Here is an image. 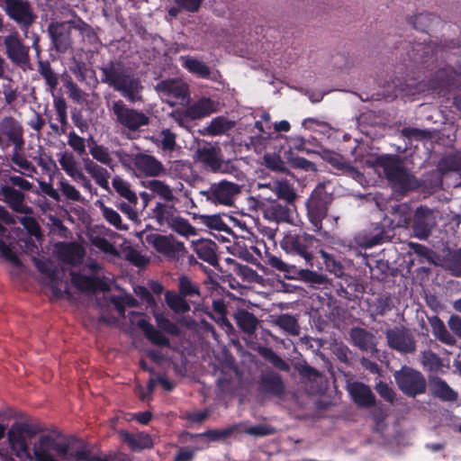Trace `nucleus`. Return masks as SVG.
<instances>
[{
	"instance_id": "obj_64",
	"label": "nucleus",
	"mask_w": 461,
	"mask_h": 461,
	"mask_svg": "<svg viewBox=\"0 0 461 461\" xmlns=\"http://www.w3.org/2000/svg\"><path fill=\"white\" fill-rule=\"evenodd\" d=\"M439 166L445 171H461V156L457 154H450L440 160Z\"/></svg>"
},
{
	"instance_id": "obj_40",
	"label": "nucleus",
	"mask_w": 461,
	"mask_h": 461,
	"mask_svg": "<svg viewBox=\"0 0 461 461\" xmlns=\"http://www.w3.org/2000/svg\"><path fill=\"white\" fill-rule=\"evenodd\" d=\"M349 335L354 346L360 350L366 351L374 345V335L363 328L351 329Z\"/></svg>"
},
{
	"instance_id": "obj_51",
	"label": "nucleus",
	"mask_w": 461,
	"mask_h": 461,
	"mask_svg": "<svg viewBox=\"0 0 461 461\" xmlns=\"http://www.w3.org/2000/svg\"><path fill=\"white\" fill-rule=\"evenodd\" d=\"M436 16L430 13H421L409 19V23L418 31L427 32Z\"/></svg>"
},
{
	"instance_id": "obj_42",
	"label": "nucleus",
	"mask_w": 461,
	"mask_h": 461,
	"mask_svg": "<svg viewBox=\"0 0 461 461\" xmlns=\"http://www.w3.org/2000/svg\"><path fill=\"white\" fill-rule=\"evenodd\" d=\"M167 306L176 313H186L190 311V305L185 297L174 291H167L165 294Z\"/></svg>"
},
{
	"instance_id": "obj_61",
	"label": "nucleus",
	"mask_w": 461,
	"mask_h": 461,
	"mask_svg": "<svg viewBox=\"0 0 461 461\" xmlns=\"http://www.w3.org/2000/svg\"><path fill=\"white\" fill-rule=\"evenodd\" d=\"M74 30L79 32V33L86 38L89 43L93 44L98 41V36L93 27L82 19L75 21Z\"/></svg>"
},
{
	"instance_id": "obj_28",
	"label": "nucleus",
	"mask_w": 461,
	"mask_h": 461,
	"mask_svg": "<svg viewBox=\"0 0 461 461\" xmlns=\"http://www.w3.org/2000/svg\"><path fill=\"white\" fill-rule=\"evenodd\" d=\"M429 387L430 393L443 402H454L458 397L457 393L438 375L429 376Z\"/></svg>"
},
{
	"instance_id": "obj_30",
	"label": "nucleus",
	"mask_w": 461,
	"mask_h": 461,
	"mask_svg": "<svg viewBox=\"0 0 461 461\" xmlns=\"http://www.w3.org/2000/svg\"><path fill=\"white\" fill-rule=\"evenodd\" d=\"M218 245L211 240H201L194 244V250L197 257L212 267L218 265Z\"/></svg>"
},
{
	"instance_id": "obj_19",
	"label": "nucleus",
	"mask_w": 461,
	"mask_h": 461,
	"mask_svg": "<svg viewBox=\"0 0 461 461\" xmlns=\"http://www.w3.org/2000/svg\"><path fill=\"white\" fill-rule=\"evenodd\" d=\"M386 339L389 347L398 352L408 354L416 349L413 336L404 329L388 330Z\"/></svg>"
},
{
	"instance_id": "obj_46",
	"label": "nucleus",
	"mask_w": 461,
	"mask_h": 461,
	"mask_svg": "<svg viewBox=\"0 0 461 461\" xmlns=\"http://www.w3.org/2000/svg\"><path fill=\"white\" fill-rule=\"evenodd\" d=\"M167 228L185 238L196 234L195 228L189 222L187 219L183 218L180 213L175 217Z\"/></svg>"
},
{
	"instance_id": "obj_45",
	"label": "nucleus",
	"mask_w": 461,
	"mask_h": 461,
	"mask_svg": "<svg viewBox=\"0 0 461 461\" xmlns=\"http://www.w3.org/2000/svg\"><path fill=\"white\" fill-rule=\"evenodd\" d=\"M234 127V122L224 116H217L213 118L206 130L210 135L217 136L224 134Z\"/></svg>"
},
{
	"instance_id": "obj_8",
	"label": "nucleus",
	"mask_w": 461,
	"mask_h": 461,
	"mask_svg": "<svg viewBox=\"0 0 461 461\" xmlns=\"http://www.w3.org/2000/svg\"><path fill=\"white\" fill-rule=\"evenodd\" d=\"M0 3L8 17L22 32L27 33L37 19L31 2L29 0H0Z\"/></svg>"
},
{
	"instance_id": "obj_37",
	"label": "nucleus",
	"mask_w": 461,
	"mask_h": 461,
	"mask_svg": "<svg viewBox=\"0 0 461 461\" xmlns=\"http://www.w3.org/2000/svg\"><path fill=\"white\" fill-rule=\"evenodd\" d=\"M216 104L211 98H201L188 106V114L193 120L202 119L216 112Z\"/></svg>"
},
{
	"instance_id": "obj_38",
	"label": "nucleus",
	"mask_w": 461,
	"mask_h": 461,
	"mask_svg": "<svg viewBox=\"0 0 461 461\" xmlns=\"http://www.w3.org/2000/svg\"><path fill=\"white\" fill-rule=\"evenodd\" d=\"M429 321L431 326L432 334L437 339L448 346L456 344L455 337L447 330L444 321L438 316L431 317L429 319Z\"/></svg>"
},
{
	"instance_id": "obj_23",
	"label": "nucleus",
	"mask_w": 461,
	"mask_h": 461,
	"mask_svg": "<svg viewBox=\"0 0 461 461\" xmlns=\"http://www.w3.org/2000/svg\"><path fill=\"white\" fill-rule=\"evenodd\" d=\"M295 206L281 203L279 201H271L264 208V216L269 221L276 222H291L292 212Z\"/></svg>"
},
{
	"instance_id": "obj_1",
	"label": "nucleus",
	"mask_w": 461,
	"mask_h": 461,
	"mask_svg": "<svg viewBox=\"0 0 461 461\" xmlns=\"http://www.w3.org/2000/svg\"><path fill=\"white\" fill-rule=\"evenodd\" d=\"M100 70L102 83L119 92L131 103L141 100V81L122 61L110 60Z\"/></svg>"
},
{
	"instance_id": "obj_2",
	"label": "nucleus",
	"mask_w": 461,
	"mask_h": 461,
	"mask_svg": "<svg viewBox=\"0 0 461 461\" xmlns=\"http://www.w3.org/2000/svg\"><path fill=\"white\" fill-rule=\"evenodd\" d=\"M374 166L383 171L384 176L393 189L400 194H407L420 189L423 181L418 179L405 166L400 156L384 154L375 158Z\"/></svg>"
},
{
	"instance_id": "obj_18",
	"label": "nucleus",
	"mask_w": 461,
	"mask_h": 461,
	"mask_svg": "<svg viewBox=\"0 0 461 461\" xmlns=\"http://www.w3.org/2000/svg\"><path fill=\"white\" fill-rule=\"evenodd\" d=\"M258 391L265 395L281 397L285 393V385L278 373L267 371L258 378Z\"/></svg>"
},
{
	"instance_id": "obj_49",
	"label": "nucleus",
	"mask_w": 461,
	"mask_h": 461,
	"mask_svg": "<svg viewBox=\"0 0 461 461\" xmlns=\"http://www.w3.org/2000/svg\"><path fill=\"white\" fill-rule=\"evenodd\" d=\"M89 152L93 158L96 161L113 168V159L108 152L107 148L103 145L97 144L92 140V145L89 146Z\"/></svg>"
},
{
	"instance_id": "obj_47",
	"label": "nucleus",
	"mask_w": 461,
	"mask_h": 461,
	"mask_svg": "<svg viewBox=\"0 0 461 461\" xmlns=\"http://www.w3.org/2000/svg\"><path fill=\"white\" fill-rule=\"evenodd\" d=\"M298 275L301 280L316 288L326 287L329 283L326 276L310 269H300Z\"/></svg>"
},
{
	"instance_id": "obj_44",
	"label": "nucleus",
	"mask_w": 461,
	"mask_h": 461,
	"mask_svg": "<svg viewBox=\"0 0 461 461\" xmlns=\"http://www.w3.org/2000/svg\"><path fill=\"white\" fill-rule=\"evenodd\" d=\"M258 353L267 361L271 363L276 368L282 371H288L289 365L279 357L271 348L259 346Z\"/></svg>"
},
{
	"instance_id": "obj_36",
	"label": "nucleus",
	"mask_w": 461,
	"mask_h": 461,
	"mask_svg": "<svg viewBox=\"0 0 461 461\" xmlns=\"http://www.w3.org/2000/svg\"><path fill=\"white\" fill-rule=\"evenodd\" d=\"M37 71L44 80L47 89L53 94L59 82V76L57 74L49 60H38Z\"/></svg>"
},
{
	"instance_id": "obj_57",
	"label": "nucleus",
	"mask_w": 461,
	"mask_h": 461,
	"mask_svg": "<svg viewBox=\"0 0 461 461\" xmlns=\"http://www.w3.org/2000/svg\"><path fill=\"white\" fill-rule=\"evenodd\" d=\"M276 194L278 199L283 200L284 203L294 206V200L296 194L294 188L286 182H278L276 186Z\"/></svg>"
},
{
	"instance_id": "obj_24",
	"label": "nucleus",
	"mask_w": 461,
	"mask_h": 461,
	"mask_svg": "<svg viewBox=\"0 0 461 461\" xmlns=\"http://www.w3.org/2000/svg\"><path fill=\"white\" fill-rule=\"evenodd\" d=\"M0 194L3 196V201L14 212L25 214L31 212V209L24 204L25 195L23 192L14 186L4 185L0 188Z\"/></svg>"
},
{
	"instance_id": "obj_63",
	"label": "nucleus",
	"mask_w": 461,
	"mask_h": 461,
	"mask_svg": "<svg viewBox=\"0 0 461 461\" xmlns=\"http://www.w3.org/2000/svg\"><path fill=\"white\" fill-rule=\"evenodd\" d=\"M160 136L161 140H159L158 147H159L164 151L171 152L175 150L176 147V133L172 132L169 129H163L160 131Z\"/></svg>"
},
{
	"instance_id": "obj_50",
	"label": "nucleus",
	"mask_w": 461,
	"mask_h": 461,
	"mask_svg": "<svg viewBox=\"0 0 461 461\" xmlns=\"http://www.w3.org/2000/svg\"><path fill=\"white\" fill-rule=\"evenodd\" d=\"M146 186L154 194H157L161 198H163L166 202H173L175 199V196L169 185H166L164 182L160 180H150L148 182Z\"/></svg>"
},
{
	"instance_id": "obj_22",
	"label": "nucleus",
	"mask_w": 461,
	"mask_h": 461,
	"mask_svg": "<svg viewBox=\"0 0 461 461\" xmlns=\"http://www.w3.org/2000/svg\"><path fill=\"white\" fill-rule=\"evenodd\" d=\"M133 165L137 170L147 176H158L165 171L163 164L149 154L137 153L133 157Z\"/></svg>"
},
{
	"instance_id": "obj_53",
	"label": "nucleus",
	"mask_w": 461,
	"mask_h": 461,
	"mask_svg": "<svg viewBox=\"0 0 461 461\" xmlns=\"http://www.w3.org/2000/svg\"><path fill=\"white\" fill-rule=\"evenodd\" d=\"M318 253L321 254L327 271L334 274L338 277H340L344 274V267L342 264L332 255L323 251L321 248L319 249Z\"/></svg>"
},
{
	"instance_id": "obj_11",
	"label": "nucleus",
	"mask_w": 461,
	"mask_h": 461,
	"mask_svg": "<svg viewBox=\"0 0 461 461\" xmlns=\"http://www.w3.org/2000/svg\"><path fill=\"white\" fill-rule=\"evenodd\" d=\"M112 111L116 122L129 131H138L149 123V116L141 111L128 107L122 100L114 101Z\"/></svg>"
},
{
	"instance_id": "obj_56",
	"label": "nucleus",
	"mask_w": 461,
	"mask_h": 461,
	"mask_svg": "<svg viewBox=\"0 0 461 461\" xmlns=\"http://www.w3.org/2000/svg\"><path fill=\"white\" fill-rule=\"evenodd\" d=\"M102 215L104 218V220L109 222L111 225H113L115 229L120 230H128V226L125 224H122V218L120 214L113 210V208H110L104 204H102L101 207Z\"/></svg>"
},
{
	"instance_id": "obj_14",
	"label": "nucleus",
	"mask_w": 461,
	"mask_h": 461,
	"mask_svg": "<svg viewBox=\"0 0 461 461\" xmlns=\"http://www.w3.org/2000/svg\"><path fill=\"white\" fill-rule=\"evenodd\" d=\"M436 226L437 216L432 209L423 205L416 208L411 223V229L416 238L427 240Z\"/></svg>"
},
{
	"instance_id": "obj_33",
	"label": "nucleus",
	"mask_w": 461,
	"mask_h": 461,
	"mask_svg": "<svg viewBox=\"0 0 461 461\" xmlns=\"http://www.w3.org/2000/svg\"><path fill=\"white\" fill-rule=\"evenodd\" d=\"M183 67L190 73L199 78L216 80V76L212 73L211 68L203 61L192 57H181Z\"/></svg>"
},
{
	"instance_id": "obj_34",
	"label": "nucleus",
	"mask_w": 461,
	"mask_h": 461,
	"mask_svg": "<svg viewBox=\"0 0 461 461\" xmlns=\"http://www.w3.org/2000/svg\"><path fill=\"white\" fill-rule=\"evenodd\" d=\"M233 317L237 326L243 333L252 335L257 330L258 320L248 310L239 309Z\"/></svg>"
},
{
	"instance_id": "obj_60",
	"label": "nucleus",
	"mask_w": 461,
	"mask_h": 461,
	"mask_svg": "<svg viewBox=\"0 0 461 461\" xmlns=\"http://www.w3.org/2000/svg\"><path fill=\"white\" fill-rule=\"evenodd\" d=\"M277 325L292 335H298L300 326L297 320L289 314H282L276 320Z\"/></svg>"
},
{
	"instance_id": "obj_31",
	"label": "nucleus",
	"mask_w": 461,
	"mask_h": 461,
	"mask_svg": "<svg viewBox=\"0 0 461 461\" xmlns=\"http://www.w3.org/2000/svg\"><path fill=\"white\" fill-rule=\"evenodd\" d=\"M178 214L179 212L176 206L168 203L158 202L152 210V218L155 219L161 227L167 228Z\"/></svg>"
},
{
	"instance_id": "obj_55",
	"label": "nucleus",
	"mask_w": 461,
	"mask_h": 461,
	"mask_svg": "<svg viewBox=\"0 0 461 461\" xmlns=\"http://www.w3.org/2000/svg\"><path fill=\"white\" fill-rule=\"evenodd\" d=\"M59 165L61 168L66 172V174L72 177L81 171L78 168L77 162L72 153L65 152L59 158Z\"/></svg>"
},
{
	"instance_id": "obj_27",
	"label": "nucleus",
	"mask_w": 461,
	"mask_h": 461,
	"mask_svg": "<svg viewBox=\"0 0 461 461\" xmlns=\"http://www.w3.org/2000/svg\"><path fill=\"white\" fill-rule=\"evenodd\" d=\"M324 159L334 168L339 174L350 176L356 180L360 179L363 174L357 167L351 165V163L345 159L341 155L334 152H330L324 156Z\"/></svg>"
},
{
	"instance_id": "obj_59",
	"label": "nucleus",
	"mask_w": 461,
	"mask_h": 461,
	"mask_svg": "<svg viewBox=\"0 0 461 461\" xmlns=\"http://www.w3.org/2000/svg\"><path fill=\"white\" fill-rule=\"evenodd\" d=\"M409 247L413 254L419 257L420 263H423L424 261H428L430 264H435L434 262V251L428 248L425 245L410 242Z\"/></svg>"
},
{
	"instance_id": "obj_15",
	"label": "nucleus",
	"mask_w": 461,
	"mask_h": 461,
	"mask_svg": "<svg viewBox=\"0 0 461 461\" xmlns=\"http://www.w3.org/2000/svg\"><path fill=\"white\" fill-rule=\"evenodd\" d=\"M7 58L14 64L23 68H30V48L25 46L17 32L7 35L4 40Z\"/></svg>"
},
{
	"instance_id": "obj_7",
	"label": "nucleus",
	"mask_w": 461,
	"mask_h": 461,
	"mask_svg": "<svg viewBox=\"0 0 461 461\" xmlns=\"http://www.w3.org/2000/svg\"><path fill=\"white\" fill-rule=\"evenodd\" d=\"M399 390L408 397L423 394L427 390V381L423 374L411 366H402L393 373Z\"/></svg>"
},
{
	"instance_id": "obj_20",
	"label": "nucleus",
	"mask_w": 461,
	"mask_h": 461,
	"mask_svg": "<svg viewBox=\"0 0 461 461\" xmlns=\"http://www.w3.org/2000/svg\"><path fill=\"white\" fill-rule=\"evenodd\" d=\"M347 391L351 400L361 408H371L375 405V396L369 385L354 381L348 383Z\"/></svg>"
},
{
	"instance_id": "obj_9",
	"label": "nucleus",
	"mask_w": 461,
	"mask_h": 461,
	"mask_svg": "<svg viewBox=\"0 0 461 461\" xmlns=\"http://www.w3.org/2000/svg\"><path fill=\"white\" fill-rule=\"evenodd\" d=\"M146 241L157 252L162 254L170 261H178L180 258L187 253L184 242L176 240L171 234L151 233L147 235Z\"/></svg>"
},
{
	"instance_id": "obj_62",
	"label": "nucleus",
	"mask_w": 461,
	"mask_h": 461,
	"mask_svg": "<svg viewBox=\"0 0 461 461\" xmlns=\"http://www.w3.org/2000/svg\"><path fill=\"white\" fill-rule=\"evenodd\" d=\"M400 133L403 138L410 141L428 140L431 136L429 131L413 127H403Z\"/></svg>"
},
{
	"instance_id": "obj_5",
	"label": "nucleus",
	"mask_w": 461,
	"mask_h": 461,
	"mask_svg": "<svg viewBox=\"0 0 461 461\" xmlns=\"http://www.w3.org/2000/svg\"><path fill=\"white\" fill-rule=\"evenodd\" d=\"M331 200V194L321 184H319L312 192L306 202V208L312 230L320 231L322 229V221L327 217Z\"/></svg>"
},
{
	"instance_id": "obj_32",
	"label": "nucleus",
	"mask_w": 461,
	"mask_h": 461,
	"mask_svg": "<svg viewBox=\"0 0 461 461\" xmlns=\"http://www.w3.org/2000/svg\"><path fill=\"white\" fill-rule=\"evenodd\" d=\"M85 170L91 176L95 182L104 190H109L110 173L106 168L99 166L89 158H83Z\"/></svg>"
},
{
	"instance_id": "obj_29",
	"label": "nucleus",
	"mask_w": 461,
	"mask_h": 461,
	"mask_svg": "<svg viewBox=\"0 0 461 461\" xmlns=\"http://www.w3.org/2000/svg\"><path fill=\"white\" fill-rule=\"evenodd\" d=\"M71 281L77 289L81 292H95L96 290L107 291V284L97 276H88L79 273L71 274Z\"/></svg>"
},
{
	"instance_id": "obj_54",
	"label": "nucleus",
	"mask_w": 461,
	"mask_h": 461,
	"mask_svg": "<svg viewBox=\"0 0 461 461\" xmlns=\"http://www.w3.org/2000/svg\"><path fill=\"white\" fill-rule=\"evenodd\" d=\"M423 367L429 371H438L443 364L441 358L431 350H424L420 355Z\"/></svg>"
},
{
	"instance_id": "obj_39",
	"label": "nucleus",
	"mask_w": 461,
	"mask_h": 461,
	"mask_svg": "<svg viewBox=\"0 0 461 461\" xmlns=\"http://www.w3.org/2000/svg\"><path fill=\"white\" fill-rule=\"evenodd\" d=\"M443 266L452 276L461 277V249L447 248L443 256Z\"/></svg>"
},
{
	"instance_id": "obj_12",
	"label": "nucleus",
	"mask_w": 461,
	"mask_h": 461,
	"mask_svg": "<svg viewBox=\"0 0 461 461\" xmlns=\"http://www.w3.org/2000/svg\"><path fill=\"white\" fill-rule=\"evenodd\" d=\"M23 135V127L14 117L9 115L0 120V148L2 149H6L11 146L16 149L24 146Z\"/></svg>"
},
{
	"instance_id": "obj_3",
	"label": "nucleus",
	"mask_w": 461,
	"mask_h": 461,
	"mask_svg": "<svg viewBox=\"0 0 461 461\" xmlns=\"http://www.w3.org/2000/svg\"><path fill=\"white\" fill-rule=\"evenodd\" d=\"M280 246L286 254L297 257L306 266L313 267L321 241L302 230H292L285 234Z\"/></svg>"
},
{
	"instance_id": "obj_21",
	"label": "nucleus",
	"mask_w": 461,
	"mask_h": 461,
	"mask_svg": "<svg viewBox=\"0 0 461 461\" xmlns=\"http://www.w3.org/2000/svg\"><path fill=\"white\" fill-rule=\"evenodd\" d=\"M159 91L167 96L171 104L184 103L189 99V91L185 84L175 80L161 81L158 85Z\"/></svg>"
},
{
	"instance_id": "obj_58",
	"label": "nucleus",
	"mask_w": 461,
	"mask_h": 461,
	"mask_svg": "<svg viewBox=\"0 0 461 461\" xmlns=\"http://www.w3.org/2000/svg\"><path fill=\"white\" fill-rule=\"evenodd\" d=\"M54 108L57 115L56 120L61 124V132L65 133L68 126V105L66 100L62 96L54 97Z\"/></svg>"
},
{
	"instance_id": "obj_41",
	"label": "nucleus",
	"mask_w": 461,
	"mask_h": 461,
	"mask_svg": "<svg viewBox=\"0 0 461 461\" xmlns=\"http://www.w3.org/2000/svg\"><path fill=\"white\" fill-rule=\"evenodd\" d=\"M24 146H21L20 149L13 148L12 154L10 155V160L24 172L22 174L27 176H32L36 173V167L29 161L23 154Z\"/></svg>"
},
{
	"instance_id": "obj_35",
	"label": "nucleus",
	"mask_w": 461,
	"mask_h": 461,
	"mask_svg": "<svg viewBox=\"0 0 461 461\" xmlns=\"http://www.w3.org/2000/svg\"><path fill=\"white\" fill-rule=\"evenodd\" d=\"M406 50V55L411 61L416 63H425L426 60L424 58L429 54V48L423 42H411V41H404L401 42L400 46H397L396 49Z\"/></svg>"
},
{
	"instance_id": "obj_10",
	"label": "nucleus",
	"mask_w": 461,
	"mask_h": 461,
	"mask_svg": "<svg viewBox=\"0 0 461 461\" xmlns=\"http://www.w3.org/2000/svg\"><path fill=\"white\" fill-rule=\"evenodd\" d=\"M240 193V185L227 180L212 183L207 189L200 191V194L211 203L226 206L231 205L234 197Z\"/></svg>"
},
{
	"instance_id": "obj_43",
	"label": "nucleus",
	"mask_w": 461,
	"mask_h": 461,
	"mask_svg": "<svg viewBox=\"0 0 461 461\" xmlns=\"http://www.w3.org/2000/svg\"><path fill=\"white\" fill-rule=\"evenodd\" d=\"M112 184L113 187L120 196L125 198L131 204H137V194L131 189V185L127 181L119 176H115L113 179Z\"/></svg>"
},
{
	"instance_id": "obj_26",
	"label": "nucleus",
	"mask_w": 461,
	"mask_h": 461,
	"mask_svg": "<svg viewBox=\"0 0 461 461\" xmlns=\"http://www.w3.org/2000/svg\"><path fill=\"white\" fill-rule=\"evenodd\" d=\"M56 248L60 260L71 266L79 264L85 256L84 249L77 242H59Z\"/></svg>"
},
{
	"instance_id": "obj_13",
	"label": "nucleus",
	"mask_w": 461,
	"mask_h": 461,
	"mask_svg": "<svg viewBox=\"0 0 461 461\" xmlns=\"http://www.w3.org/2000/svg\"><path fill=\"white\" fill-rule=\"evenodd\" d=\"M75 21L52 22L48 25V33L50 35L53 49L61 54L66 53L72 48V31L74 30Z\"/></svg>"
},
{
	"instance_id": "obj_52",
	"label": "nucleus",
	"mask_w": 461,
	"mask_h": 461,
	"mask_svg": "<svg viewBox=\"0 0 461 461\" xmlns=\"http://www.w3.org/2000/svg\"><path fill=\"white\" fill-rule=\"evenodd\" d=\"M178 294L186 297H194L200 296V288L199 285L194 283L189 277L186 276H182L179 277L178 281Z\"/></svg>"
},
{
	"instance_id": "obj_17",
	"label": "nucleus",
	"mask_w": 461,
	"mask_h": 461,
	"mask_svg": "<svg viewBox=\"0 0 461 461\" xmlns=\"http://www.w3.org/2000/svg\"><path fill=\"white\" fill-rule=\"evenodd\" d=\"M389 240L388 230L380 222L371 223L356 236L357 243L365 249L381 245Z\"/></svg>"
},
{
	"instance_id": "obj_16",
	"label": "nucleus",
	"mask_w": 461,
	"mask_h": 461,
	"mask_svg": "<svg viewBox=\"0 0 461 461\" xmlns=\"http://www.w3.org/2000/svg\"><path fill=\"white\" fill-rule=\"evenodd\" d=\"M194 158L208 171L212 173L225 171L221 150L212 144L199 147L195 151Z\"/></svg>"
},
{
	"instance_id": "obj_6",
	"label": "nucleus",
	"mask_w": 461,
	"mask_h": 461,
	"mask_svg": "<svg viewBox=\"0 0 461 461\" xmlns=\"http://www.w3.org/2000/svg\"><path fill=\"white\" fill-rule=\"evenodd\" d=\"M35 461H66L68 454V443L59 442L53 436H40L33 445Z\"/></svg>"
},
{
	"instance_id": "obj_4",
	"label": "nucleus",
	"mask_w": 461,
	"mask_h": 461,
	"mask_svg": "<svg viewBox=\"0 0 461 461\" xmlns=\"http://www.w3.org/2000/svg\"><path fill=\"white\" fill-rule=\"evenodd\" d=\"M154 317L159 330H157L151 323L144 319L138 321L139 328L143 331L145 338L151 344L158 347H169V339L163 335L161 331L172 336H179L181 333L180 328L162 313L155 314Z\"/></svg>"
},
{
	"instance_id": "obj_25",
	"label": "nucleus",
	"mask_w": 461,
	"mask_h": 461,
	"mask_svg": "<svg viewBox=\"0 0 461 461\" xmlns=\"http://www.w3.org/2000/svg\"><path fill=\"white\" fill-rule=\"evenodd\" d=\"M118 434L120 439L133 452H140L153 447V440L148 433H131L128 430L122 429Z\"/></svg>"
},
{
	"instance_id": "obj_48",
	"label": "nucleus",
	"mask_w": 461,
	"mask_h": 461,
	"mask_svg": "<svg viewBox=\"0 0 461 461\" xmlns=\"http://www.w3.org/2000/svg\"><path fill=\"white\" fill-rule=\"evenodd\" d=\"M240 425L233 424L222 429H208L199 436L207 438L210 441L224 440L239 431Z\"/></svg>"
}]
</instances>
